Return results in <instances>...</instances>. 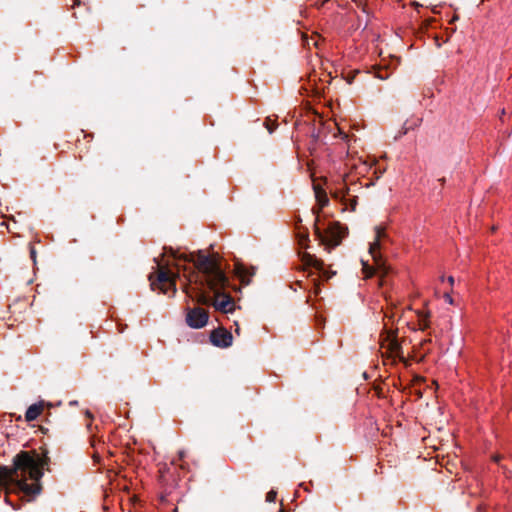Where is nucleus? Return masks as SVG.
Returning <instances> with one entry per match:
<instances>
[{
	"instance_id": "nucleus-1",
	"label": "nucleus",
	"mask_w": 512,
	"mask_h": 512,
	"mask_svg": "<svg viewBox=\"0 0 512 512\" xmlns=\"http://www.w3.org/2000/svg\"><path fill=\"white\" fill-rule=\"evenodd\" d=\"M164 254H170L176 261L177 272L168 267L158 264L156 279L149 276L153 290H160L163 294L174 295L176 292V281L181 274L185 278L183 291L191 298L196 290H202L207 286L214 292L212 305L223 313H231L235 309L233 298L222 292L228 284L225 273L221 270L216 256L205 254L203 251L197 253H179L172 248H164Z\"/></svg>"
},
{
	"instance_id": "nucleus-2",
	"label": "nucleus",
	"mask_w": 512,
	"mask_h": 512,
	"mask_svg": "<svg viewBox=\"0 0 512 512\" xmlns=\"http://www.w3.org/2000/svg\"><path fill=\"white\" fill-rule=\"evenodd\" d=\"M48 458L36 451H21L13 460V468L0 473V483L7 490L34 496L40 492V479Z\"/></svg>"
},
{
	"instance_id": "nucleus-3",
	"label": "nucleus",
	"mask_w": 512,
	"mask_h": 512,
	"mask_svg": "<svg viewBox=\"0 0 512 512\" xmlns=\"http://www.w3.org/2000/svg\"><path fill=\"white\" fill-rule=\"evenodd\" d=\"M377 161L375 159H362L361 157L348 156L344 162V168H339L338 175L333 180L335 183L334 188H330L332 196L339 200L344 206L343 210L355 211L357 206V195L355 192L361 189L357 183L348 184V177L350 173H355L357 176H365L370 170L376 178H379L385 169H378L376 167Z\"/></svg>"
},
{
	"instance_id": "nucleus-4",
	"label": "nucleus",
	"mask_w": 512,
	"mask_h": 512,
	"mask_svg": "<svg viewBox=\"0 0 512 512\" xmlns=\"http://www.w3.org/2000/svg\"><path fill=\"white\" fill-rule=\"evenodd\" d=\"M389 238L386 233V228L383 225L375 226L374 239L369 243L368 253L373 261L370 265L368 261L362 260V272L366 278L372 277L375 273L384 276L388 273L385 259L382 255V250Z\"/></svg>"
},
{
	"instance_id": "nucleus-5",
	"label": "nucleus",
	"mask_w": 512,
	"mask_h": 512,
	"mask_svg": "<svg viewBox=\"0 0 512 512\" xmlns=\"http://www.w3.org/2000/svg\"><path fill=\"white\" fill-rule=\"evenodd\" d=\"M315 198L317 201V207H313L312 212L316 215L314 228L317 237L324 243L336 246L339 244L342 237V227L339 223H330L325 234L322 233L320 228L317 226L319 212L328 204V197L325 190L319 186L314 185Z\"/></svg>"
},
{
	"instance_id": "nucleus-6",
	"label": "nucleus",
	"mask_w": 512,
	"mask_h": 512,
	"mask_svg": "<svg viewBox=\"0 0 512 512\" xmlns=\"http://www.w3.org/2000/svg\"><path fill=\"white\" fill-rule=\"evenodd\" d=\"M301 261L304 266V270L315 269L318 272L320 278L328 280L334 273H329L325 268V264L321 259H318L315 255L304 252L301 256Z\"/></svg>"
},
{
	"instance_id": "nucleus-7",
	"label": "nucleus",
	"mask_w": 512,
	"mask_h": 512,
	"mask_svg": "<svg viewBox=\"0 0 512 512\" xmlns=\"http://www.w3.org/2000/svg\"><path fill=\"white\" fill-rule=\"evenodd\" d=\"M208 313L200 307L189 309L186 315V322L191 328L199 329L208 322Z\"/></svg>"
},
{
	"instance_id": "nucleus-8",
	"label": "nucleus",
	"mask_w": 512,
	"mask_h": 512,
	"mask_svg": "<svg viewBox=\"0 0 512 512\" xmlns=\"http://www.w3.org/2000/svg\"><path fill=\"white\" fill-rule=\"evenodd\" d=\"M172 469H175V464L173 462L170 466L165 464L159 468V481L167 493H170L177 485V478L173 475L171 471Z\"/></svg>"
},
{
	"instance_id": "nucleus-9",
	"label": "nucleus",
	"mask_w": 512,
	"mask_h": 512,
	"mask_svg": "<svg viewBox=\"0 0 512 512\" xmlns=\"http://www.w3.org/2000/svg\"><path fill=\"white\" fill-rule=\"evenodd\" d=\"M381 349L383 353L388 354L389 357L396 359H403L402 347L398 343L394 335L388 334L387 337L381 343Z\"/></svg>"
},
{
	"instance_id": "nucleus-10",
	"label": "nucleus",
	"mask_w": 512,
	"mask_h": 512,
	"mask_svg": "<svg viewBox=\"0 0 512 512\" xmlns=\"http://www.w3.org/2000/svg\"><path fill=\"white\" fill-rule=\"evenodd\" d=\"M232 334L225 328H217L210 334L211 343L220 348H227L232 344Z\"/></svg>"
},
{
	"instance_id": "nucleus-11",
	"label": "nucleus",
	"mask_w": 512,
	"mask_h": 512,
	"mask_svg": "<svg viewBox=\"0 0 512 512\" xmlns=\"http://www.w3.org/2000/svg\"><path fill=\"white\" fill-rule=\"evenodd\" d=\"M234 270H235V274L237 275V277L239 278L241 283L244 285H248L251 282V279L255 275V271H256L255 267H253V266L248 267V266L244 265L243 263H239V262H237L235 264Z\"/></svg>"
},
{
	"instance_id": "nucleus-12",
	"label": "nucleus",
	"mask_w": 512,
	"mask_h": 512,
	"mask_svg": "<svg viewBox=\"0 0 512 512\" xmlns=\"http://www.w3.org/2000/svg\"><path fill=\"white\" fill-rule=\"evenodd\" d=\"M44 406L42 403H34L28 407L25 413V420L31 422L36 420L43 412Z\"/></svg>"
},
{
	"instance_id": "nucleus-13",
	"label": "nucleus",
	"mask_w": 512,
	"mask_h": 512,
	"mask_svg": "<svg viewBox=\"0 0 512 512\" xmlns=\"http://www.w3.org/2000/svg\"><path fill=\"white\" fill-rule=\"evenodd\" d=\"M418 327L420 330H426L430 327V314L428 311H417Z\"/></svg>"
},
{
	"instance_id": "nucleus-14",
	"label": "nucleus",
	"mask_w": 512,
	"mask_h": 512,
	"mask_svg": "<svg viewBox=\"0 0 512 512\" xmlns=\"http://www.w3.org/2000/svg\"><path fill=\"white\" fill-rule=\"evenodd\" d=\"M299 244L303 247H306L307 242L309 241L308 232L307 231H298Z\"/></svg>"
},
{
	"instance_id": "nucleus-15",
	"label": "nucleus",
	"mask_w": 512,
	"mask_h": 512,
	"mask_svg": "<svg viewBox=\"0 0 512 512\" xmlns=\"http://www.w3.org/2000/svg\"><path fill=\"white\" fill-rule=\"evenodd\" d=\"M318 40H319V35H314V36H311L310 38H306L304 39V44L310 48L311 45L317 47L318 46Z\"/></svg>"
},
{
	"instance_id": "nucleus-16",
	"label": "nucleus",
	"mask_w": 512,
	"mask_h": 512,
	"mask_svg": "<svg viewBox=\"0 0 512 512\" xmlns=\"http://www.w3.org/2000/svg\"><path fill=\"white\" fill-rule=\"evenodd\" d=\"M265 127L269 131V133H272L275 128L277 127V123L274 120H271L270 118H267L264 122Z\"/></svg>"
},
{
	"instance_id": "nucleus-17",
	"label": "nucleus",
	"mask_w": 512,
	"mask_h": 512,
	"mask_svg": "<svg viewBox=\"0 0 512 512\" xmlns=\"http://www.w3.org/2000/svg\"><path fill=\"white\" fill-rule=\"evenodd\" d=\"M389 76H390V72L387 69H379L376 72V77L381 80H385V79L389 78Z\"/></svg>"
},
{
	"instance_id": "nucleus-18",
	"label": "nucleus",
	"mask_w": 512,
	"mask_h": 512,
	"mask_svg": "<svg viewBox=\"0 0 512 512\" xmlns=\"http://www.w3.org/2000/svg\"><path fill=\"white\" fill-rule=\"evenodd\" d=\"M277 493L273 490L269 491L266 494V501L267 502H274L276 500Z\"/></svg>"
},
{
	"instance_id": "nucleus-19",
	"label": "nucleus",
	"mask_w": 512,
	"mask_h": 512,
	"mask_svg": "<svg viewBox=\"0 0 512 512\" xmlns=\"http://www.w3.org/2000/svg\"><path fill=\"white\" fill-rule=\"evenodd\" d=\"M443 297L447 303L453 304V298L449 292H445Z\"/></svg>"
},
{
	"instance_id": "nucleus-20",
	"label": "nucleus",
	"mask_w": 512,
	"mask_h": 512,
	"mask_svg": "<svg viewBox=\"0 0 512 512\" xmlns=\"http://www.w3.org/2000/svg\"><path fill=\"white\" fill-rule=\"evenodd\" d=\"M30 257L34 262L36 261V250L34 246H30Z\"/></svg>"
},
{
	"instance_id": "nucleus-21",
	"label": "nucleus",
	"mask_w": 512,
	"mask_h": 512,
	"mask_svg": "<svg viewBox=\"0 0 512 512\" xmlns=\"http://www.w3.org/2000/svg\"><path fill=\"white\" fill-rule=\"evenodd\" d=\"M448 283L450 284V286H453L454 284V278L452 276H449L448 279H447Z\"/></svg>"
},
{
	"instance_id": "nucleus-22",
	"label": "nucleus",
	"mask_w": 512,
	"mask_h": 512,
	"mask_svg": "<svg viewBox=\"0 0 512 512\" xmlns=\"http://www.w3.org/2000/svg\"><path fill=\"white\" fill-rule=\"evenodd\" d=\"M412 4L415 6V9H417V10L419 7H423V5L420 4L419 2H412Z\"/></svg>"
},
{
	"instance_id": "nucleus-23",
	"label": "nucleus",
	"mask_w": 512,
	"mask_h": 512,
	"mask_svg": "<svg viewBox=\"0 0 512 512\" xmlns=\"http://www.w3.org/2000/svg\"><path fill=\"white\" fill-rule=\"evenodd\" d=\"M185 457L184 451H179V460H182Z\"/></svg>"
},
{
	"instance_id": "nucleus-24",
	"label": "nucleus",
	"mask_w": 512,
	"mask_h": 512,
	"mask_svg": "<svg viewBox=\"0 0 512 512\" xmlns=\"http://www.w3.org/2000/svg\"><path fill=\"white\" fill-rule=\"evenodd\" d=\"M404 128H405L404 133H407V131H408L409 129H411V128H412V126H407V123H405Z\"/></svg>"
},
{
	"instance_id": "nucleus-25",
	"label": "nucleus",
	"mask_w": 512,
	"mask_h": 512,
	"mask_svg": "<svg viewBox=\"0 0 512 512\" xmlns=\"http://www.w3.org/2000/svg\"><path fill=\"white\" fill-rule=\"evenodd\" d=\"M419 123H420V119H418V118H417V119L414 121L413 125H414V126H418V125H419Z\"/></svg>"
},
{
	"instance_id": "nucleus-26",
	"label": "nucleus",
	"mask_w": 512,
	"mask_h": 512,
	"mask_svg": "<svg viewBox=\"0 0 512 512\" xmlns=\"http://www.w3.org/2000/svg\"><path fill=\"white\" fill-rule=\"evenodd\" d=\"M296 284L300 287V288H303L302 286V282L301 281H297Z\"/></svg>"
},
{
	"instance_id": "nucleus-27",
	"label": "nucleus",
	"mask_w": 512,
	"mask_h": 512,
	"mask_svg": "<svg viewBox=\"0 0 512 512\" xmlns=\"http://www.w3.org/2000/svg\"><path fill=\"white\" fill-rule=\"evenodd\" d=\"M499 460H500V457H499V456H495V457H494V461H495V462H498Z\"/></svg>"
},
{
	"instance_id": "nucleus-28",
	"label": "nucleus",
	"mask_w": 512,
	"mask_h": 512,
	"mask_svg": "<svg viewBox=\"0 0 512 512\" xmlns=\"http://www.w3.org/2000/svg\"><path fill=\"white\" fill-rule=\"evenodd\" d=\"M236 326H238V325L236 324ZM235 332H236L237 334H239V327H236Z\"/></svg>"
},
{
	"instance_id": "nucleus-29",
	"label": "nucleus",
	"mask_w": 512,
	"mask_h": 512,
	"mask_svg": "<svg viewBox=\"0 0 512 512\" xmlns=\"http://www.w3.org/2000/svg\"><path fill=\"white\" fill-rule=\"evenodd\" d=\"M81 3H82L81 1L74 2V4H76L77 6H79Z\"/></svg>"
}]
</instances>
